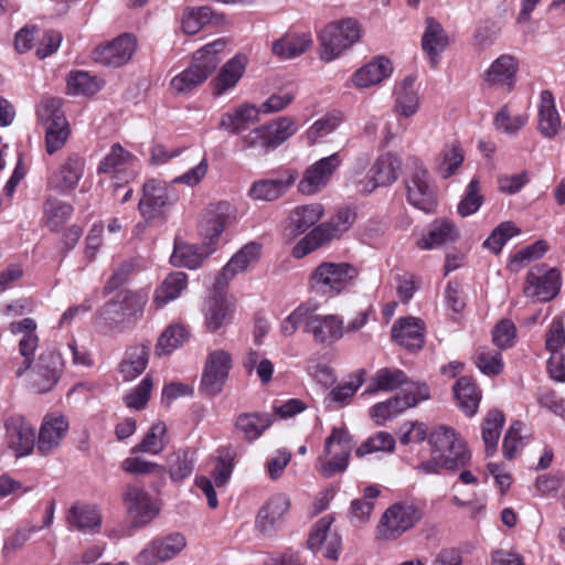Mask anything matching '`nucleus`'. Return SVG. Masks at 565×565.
<instances>
[{"mask_svg":"<svg viewBox=\"0 0 565 565\" xmlns=\"http://www.w3.org/2000/svg\"><path fill=\"white\" fill-rule=\"evenodd\" d=\"M186 545L185 537L180 533H172L162 539L152 541L137 556L140 565H154L174 558Z\"/></svg>","mask_w":565,"mask_h":565,"instance_id":"aec40b11","label":"nucleus"},{"mask_svg":"<svg viewBox=\"0 0 565 565\" xmlns=\"http://www.w3.org/2000/svg\"><path fill=\"white\" fill-rule=\"evenodd\" d=\"M504 425V415L498 409L488 412L482 423V440L488 457L497 451L501 429Z\"/></svg>","mask_w":565,"mask_h":565,"instance_id":"de8ad7c7","label":"nucleus"},{"mask_svg":"<svg viewBox=\"0 0 565 565\" xmlns=\"http://www.w3.org/2000/svg\"><path fill=\"white\" fill-rule=\"evenodd\" d=\"M365 370H359L351 376L349 382L339 384L328 393L327 399L330 402L347 404L364 383Z\"/></svg>","mask_w":565,"mask_h":565,"instance_id":"680f3d73","label":"nucleus"},{"mask_svg":"<svg viewBox=\"0 0 565 565\" xmlns=\"http://www.w3.org/2000/svg\"><path fill=\"white\" fill-rule=\"evenodd\" d=\"M102 514L96 507L73 505L67 514L68 524L83 533H96L102 525Z\"/></svg>","mask_w":565,"mask_h":565,"instance_id":"4c0bfd02","label":"nucleus"},{"mask_svg":"<svg viewBox=\"0 0 565 565\" xmlns=\"http://www.w3.org/2000/svg\"><path fill=\"white\" fill-rule=\"evenodd\" d=\"M73 206L56 198L49 196L44 202L43 216L45 225L53 232L60 231L73 213Z\"/></svg>","mask_w":565,"mask_h":565,"instance_id":"a18cd8bd","label":"nucleus"},{"mask_svg":"<svg viewBox=\"0 0 565 565\" xmlns=\"http://www.w3.org/2000/svg\"><path fill=\"white\" fill-rule=\"evenodd\" d=\"M262 246L256 242L244 245L223 267L215 280V288L221 289L238 273L255 264L260 257Z\"/></svg>","mask_w":565,"mask_h":565,"instance_id":"b1692460","label":"nucleus"},{"mask_svg":"<svg viewBox=\"0 0 565 565\" xmlns=\"http://www.w3.org/2000/svg\"><path fill=\"white\" fill-rule=\"evenodd\" d=\"M308 34L285 35L273 43V53L281 60H290L303 54L311 45Z\"/></svg>","mask_w":565,"mask_h":565,"instance_id":"79ce46f5","label":"nucleus"},{"mask_svg":"<svg viewBox=\"0 0 565 565\" xmlns=\"http://www.w3.org/2000/svg\"><path fill=\"white\" fill-rule=\"evenodd\" d=\"M276 417L270 413H242L234 422L235 431L246 441L258 439L275 422Z\"/></svg>","mask_w":565,"mask_h":565,"instance_id":"7c9ffc66","label":"nucleus"},{"mask_svg":"<svg viewBox=\"0 0 565 565\" xmlns=\"http://www.w3.org/2000/svg\"><path fill=\"white\" fill-rule=\"evenodd\" d=\"M423 518V511L413 503L398 502L391 505L382 515L381 534L394 540L415 526Z\"/></svg>","mask_w":565,"mask_h":565,"instance_id":"9b49d317","label":"nucleus"},{"mask_svg":"<svg viewBox=\"0 0 565 565\" xmlns=\"http://www.w3.org/2000/svg\"><path fill=\"white\" fill-rule=\"evenodd\" d=\"M132 154L125 150L119 143L111 146L109 153L98 166V173L119 172L130 164Z\"/></svg>","mask_w":565,"mask_h":565,"instance_id":"052dcab7","label":"nucleus"},{"mask_svg":"<svg viewBox=\"0 0 565 565\" xmlns=\"http://www.w3.org/2000/svg\"><path fill=\"white\" fill-rule=\"evenodd\" d=\"M298 173L294 170L285 171L276 179H262L253 182L248 195L253 200L274 201L284 195L297 180Z\"/></svg>","mask_w":565,"mask_h":565,"instance_id":"393cba45","label":"nucleus"},{"mask_svg":"<svg viewBox=\"0 0 565 565\" xmlns=\"http://www.w3.org/2000/svg\"><path fill=\"white\" fill-rule=\"evenodd\" d=\"M341 164L339 153H332L322 158L307 168L298 189L302 194H315L323 189L332 177L333 172Z\"/></svg>","mask_w":565,"mask_h":565,"instance_id":"6ab92c4d","label":"nucleus"},{"mask_svg":"<svg viewBox=\"0 0 565 565\" xmlns=\"http://www.w3.org/2000/svg\"><path fill=\"white\" fill-rule=\"evenodd\" d=\"M483 203V195L480 193V183L478 178H472L469 182L463 199L458 204V213L461 216H469L476 213Z\"/></svg>","mask_w":565,"mask_h":565,"instance_id":"69168bd1","label":"nucleus"},{"mask_svg":"<svg viewBox=\"0 0 565 565\" xmlns=\"http://www.w3.org/2000/svg\"><path fill=\"white\" fill-rule=\"evenodd\" d=\"M122 499L126 504L128 519L134 529L149 524L159 513L146 490L137 486H127Z\"/></svg>","mask_w":565,"mask_h":565,"instance_id":"f8f14e48","label":"nucleus"},{"mask_svg":"<svg viewBox=\"0 0 565 565\" xmlns=\"http://www.w3.org/2000/svg\"><path fill=\"white\" fill-rule=\"evenodd\" d=\"M407 201L425 213H434L437 206V190L428 170L418 160H414L413 171L405 181Z\"/></svg>","mask_w":565,"mask_h":565,"instance_id":"0eeeda50","label":"nucleus"},{"mask_svg":"<svg viewBox=\"0 0 565 565\" xmlns=\"http://www.w3.org/2000/svg\"><path fill=\"white\" fill-rule=\"evenodd\" d=\"M520 230L512 222H502L498 225L490 236L483 242V246L494 254H499L503 247V245L512 238L514 235H518Z\"/></svg>","mask_w":565,"mask_h":565,"instance_id":"e2e57ef3","label":"nucleus"},{"mask_svg":"<svg viewBox=\"0 0 565 565\" xmlns=\"http://www.w3.org/2000/svg\"><path fill=\"white\" fill-rule=\"evenodd\" d=\"M399 169L401 162L394 154L385 153L381 156L371 169V179L361 191L370 193L377 186L392 184L397 180Z\"/></svg>","mask_w":565,"mask_h":565,"instance_id":"2f4dec72","label":"nucleus"},{"mask_svg":"<svg viewBox=\"0 0 565 565\" xmlns=\"http://www.w3.org/2000/svg\"><path fill=\"white\" fill-rule=\"evenodd\" d=\"M63 361L54 350L43 351L31 371L30 385L38 393L51 391L60 380Z\"/></svg>","mask_w":565,"mask_h":565,"instance_id":"ddd939ff","label":"nucleus"},{"mask_svg":"<svg viewBox=\"0 0 565 565\" xmlns=\"http://www.w3.org/2000/svg\"><path fill=\"white\" fill-rule=\"evenodd\" d=\"M231 307L222 296L210 299L205 313V322L211 331L218 330L231 318Z\"/></svg>","mask_w":565,"mask_h":565,"instance_id":"6e6d98bb","label":"nucleus"},{"mask_svg":"<svg viewBox=\"0 0 565 565\" xmlns=\"http://www.w3.org/2000/svg\"><path fill=\"white\" fill-rule=\"evenodd\" d=\"M352 448L353 443L349 433L342 428H333L331 435L326 439L323 451L331 458L328 460H323L322 456L318 458L319 471L327 478L344 471L349 465Z\"/></svg>","mask_w":565,"mask_h":565,"instance_id":"6e6552de","label":"nucleus"},{"mask_svg":"<svg viewBox=\"0 0 565 565\" xmlns=\"http://www.w3.org/2000/svg\"><path fill=\"white\" fill-rule=\"evenodd\" d=\"M415 79L407 76L396 90L395 110L405 118L416 114L419 107V98L414 87Z\"/></svg>","mask_w":565,"mask_h":565,"instance_id":"c03bdc74","label":"nucleus"},{"mask_svg":"<svg viewBox=\"0 0 565 565\" xmlns=\"http://www.w3.org/2000/svg\"><path fill=\"white\" fill-rule=\"evenodd\" d=\"M136 50V40L129 34H121L115 40L96 47L93 52L94 62L108 67L126 64Z\"/></svg>","mask_w":565,"mask_h":565,"instance_id":"a211bd4d","label":"nucleus"},{"mask_svg":"<svg viewBox=\"0 0 565 565\" xmlns=\"http://www.w3.org/2000/svg\"><path fill=\"white\" fill-rule=\"evenodd\" d=\"M459 407L467 416H473L480 403V392L468 376H461L454 386Z\"/></svg>","mask_w":565,"mask_h":565,"instance_id":"ea45409f","label":"nucleus"},{"mask_svg":"<svg viewBox=\"0 0 565 565\" xmlns=\"http://www.w3.org/2000/svg\"><path fill=\"white\" fill-rule=\"evenodd\" d=\"M68 429V422L64 416H46L39 430L38 451L47 456L60 447Z\"/></svg>","mask_w":565,"mask_h":565,"instance_id":"cd10ccee","label":"nucleus"},{"mask_svg":"<svg viewBox=\"0 0 565 565\" xmlns=\"http://www.w3.org/2000/svg\"><path fill=\"white\" fill-rule=\"evenodd\" d=\"M395 448V439L394 437L386 433L380 431L374 436L370 437L365 440L356 450L355 455L358 457H363L367 454H373L375 451H392Z\"/></svg>","mask_w":565,"mask_h":565,"instance_id":"338daca9","label":"nucleus"},{"mask_svg":"<svg viewBox=\"0 0 565 565\" xmlns=\"http://www.w3.org/2000/svg\"><path fill=\"white\" fill-rule=\"evenodd\" d=\"M322 214L323 209L320 204L296 207L290 216V224L295 227L291 234L296 236L305 233L321 218Z\"/></svg>","mask_w":565,"mask_h":565,"instance_id":"8fccbe9b","label":"nucleus"},{"mask_svg":"<svg viewBox=\"0 0 565 565\" xmlns=\"http://www.w3.org/2000/svg\"><path fill=\"white\" fill-rule=\"evenodd\" d=\"M537 128L548 139L554 138L561 129V118L550 90H543L540 96Z\"/></svg>","mask_w":565,"mask_h":565,"instance_id":"72a5a7b5","label":"nucleus"},{"mask_svg":"<svg viewBox=\"0 0 565 565\" xmlns=\"http://www.w3.org/2000/svg\"><path fill=\"white\" fill-rule=\"evenodd\" d=\"M146 299L142 295L121 291L105 303L100 316L109 328H124L142 313Z\"/></svg>","mask_w":565,"mask_h":565,"instance_id":"1a4fd4ad","label":"nucleus"},{"mask_svg":"<svg viewBox=\"0 0 565 565\" xmlns=\"http://www.w3.org/2000/svg\"><path fill=\"white\" fill-rule=\"evenodd\" d=\"M516 71V60L504 54L492 62L483 75V81L489 87L502 88L509 93L514 87Z\"/></svg>","mask_w":565,"mask_h":565,"instance_id":"a878e982","label":"nucleus"},{"mask_svg":"<svg viewBox=\"0 0 565 565\" xmlns=\"http://www.w3.org/2000/svg\"><path fill=\"white\" fill-rule=\"evenodd\" d=\"M343 114L332 110L317 119L307 130L306 138L310 145L333 132L343 121Z\"/></svg>","mask_w":565,"mask_h":565,"instance_id":"3c124183","label":"nucleus"},{"mask_svg":"<svg viewBox=\"0 0 565 565\" xmlns=\"http://www.w3.org/2000/svg\"><path fill=\"white\" fill-rule=\"evenodd\" d=\"M476 365L486 375H498L503 370L501 353L482 348L476 355Z\"/></svg>","mask_w":565,"mask_h":565,"instance_id":"774afa93","label":"nucleus"},{"mask_svg":"<svg viewBox=\"0 0 565 565\" xmlns=\"http://www.w3.org/2000/svg\"><path fill=\"white\" fill-rule=\"evenodd\" d=\"M448 36L441 24L434 18L426 20V29L422 38L423 50L429 55L431 66L438 63L439 54L447 47Z\"/></svg>","mask_w":565,"mask_h":565,"instance_id":"e433bc0d","label":"nucleus"},{"mask_svg":"<svg viewBox=\"0 0 565 565\" xmlns=\"http://www.w3.org/2000/svg\"><path fill=\"white\" fill-rule=\"evenodd\" d=\"M189 338L186 329L182 324L169 326L159 337L156 345L157 355H167L181 347Z\"/></svg>","mask_w":565,"mask_h":565,"instance_id":"603ef678","label":"nucleus"},{"mask_svg":"<svg viewBox=\"0 0 565 565\" xmlns=\"http://www.w3.org/2000/svg\"><path fill=\"white\" fill-rule=\"evenodd\" d=\"M463 159V150L458 141L447 143L436 159L437 172L447 179L456 172Z\"/></svg>","mask_w":565,"mask_h":565,"instance_id":"49530a36","label":"nucleus"},{"mask_svg":"<svg viewBox=\"0 0 565 565\" xmlns=\"http://www.w3.org/2000/svg\"><path fill=\"white\" fill-rule=\"evenodd\" d=\"M561 274L556 268L536 267L527 273L524 294L539 301H550L559 292Z\"/></svg>","mask_w":565,"mask_h":565,"instance_id":"2eb2a0df","label":"nucleus"},{"mask_svg":"<svg viewBox=\"0 0 565 565\" xmlns=\"http://www.w3.org/2000/svg\"><path fill=\"white\" fill-rule=\"evenodd\" d=\"M564 483L565 473L562 471H554L537 476L534 487L541 497L556 498Z\"/></svg>","mask_w":565,"mask_h":565,"instance_id":"0e129e2a","label":"nucleus"},{"mask_svg":"<svg viewBox=\"0 0 565 565\" xmlns=\"http://www.w3.org/2000/svg\"><path fill=\"white\" fill-rule=\"evenodd\" d=\"M433 454L440 457L445 469L457 470L470 460L465 441L449 427L440 426L429 436Z\"/></svg>","mask_w":565,"mask_h":565,"instance_id":"423d86ee","label":"nucleus"},{"mask_svg":"<svg viewBox=\"0 0 565 565\" xmlns=\"http://www.w3.org/2000/svg\"><path fill=\"white\" fill-rule=\"evenodd\" d=\"M84 170L85 159L76 153H72L49 177L47 188L60 194H70L78 185Z\"/></svg>","mask_w":565,"mask_h":565,"instance_id":"dca6fc26","label":"nucleus"},{"mask_svg":"<svg viewBox=\"0 0 565 565\" xmlns=\"http://www.w3.org/2000/svg\"><path fill=\"white\" fill-rule=\"evenodd\" d=\"M297 125L292 118L282 116L266 125L252 129L242 136V149H260L264 153L276 149L297 132Z\"/></svg>","mask_w":565,"mask_h":565,"instance_id":"7ed1b4c3","label":"nucleus"},{"mask_svg":"<svg viewBox=\"0 0 565 565\" xmlns=\"http://www.w3.org/2000/svg\"><path fill=\"white\" fill-rule=\"evenodd\" d=\"M459 232L454 223L447 220L435 221L428 234L418 241L417 246L420 249H431L441 245L455 242Z\"/></svg>","mask_w":565,"mask_h":565,"instance_id":"58836bf2","label":"nucleus"},{"mask_svg":"<svg viewBox=\"0 0 565 565\" xmlns=\"http://www.w3.org/2000/svg\"><path fill=\"white\" fill-rule=\"evenodd\" d=\"M247 58L245 55L237 54L228 60L220 70L216 77H214L210 85L212 87V95L220 97L227 90L234 88L245 73Z\"/></svg>","mask_w":565,"mask_h":565,"instance_id":"c85d7f7f","label":"nucleus"},{"mask_svg":"<svg viewBox=\"0 0 565 565\" xmlns=\"http://www.w3.org/2000/svg\"><path fill=\"white\" fill-rule=\"evenodd\" d=\"M361 38V26L352 18L329 23L319 34L320 58L327 63L340 57Z\"/></svg>","mask_w":565,"mask_h":565,"instance_id":"f03ea898","label":"nucleus"},{"mask_svg":"<svg viewBox=\"0 0 565 565\" xmlns=\"http://www.w3.org/2000/svg\"><path fill=\"white\" fill-rule=\"evenodd\" d=\"M403 384H407V376L402 370L382 367L372 376L364 394H373L379 391H394Z\"/></svg>","mask_w":565,"mask_h":565,"instance_id":"a19ab883","label":"nucleus"},{"mask_svg":"<svg viewBox=\"0 0 565 565\" xmlns=\"http://www.w3.org/2000/svg\"><path fill=\"white\" fill-rule=\"evenodd\" d=\"M429 398V388L425 383H411L404 390L403 396H394L385 402L377 403L371 408V416L379 425L393 419L409 407Z\"/></svg>","mask_w":565,"mask_h":565,"instance_id":"9d476101","label":"nucleus"},{"mask_svg":"<svg viewBox=\"0 0 565 565\" xmlns=\"http://www.w3.org/2000/svg\"><path fill=\"white\" fill-rule=\"evenodd\" d=\"M6 443L17 457L28 456L35 446V429L22 415L4 419Z\"/></svg>","mask_w":565,"mask_h":565,"instance_id":"4468645a","label":"nucleus"},{"mask_svg":"<svg viewBox=\"0 0 565 565\" xmlns=\"http://www.w3.org/2000/svg\"><path fill=\"white\" fill-rule=\"evenodd\" d=\"M168 472L172 481L188 478L193 471V457L188 449L170 454L167 458Z\"/></svg>","mask_w":565,"mask_h":565,"instance_id":"5fc2aeb1","label":"nucleus"},{"mask_svg":"<svg viewBox=\"0 0 565 565\" xmlns=\"http://www.w3.org/2000/svg\"><path fill=\"white\" fill-rule=\"evenodd\" d=\"M186 274L177 271L170 274L157 289L154 300L158 306H163L174 300L186 287Z\"/></svg>","mask_w":565,"mask_h":565,"instance_id":"864d4df0","label":"nucleus"},{"mask_svg":"<svg viewBox=\"0 0 565 565\" xmlns=\"http://www.w3.org/2000/svg\"><path fill=\"white\" fill-rule=\"evenodd\" d=\"M45 146L49 154L60 150L70 137L71 129L66 119L57 117V121L45 125Z\"/></svg>","mask_w":565,"mask_h":565,"instance_id":"13d9d810","label":"nucleus"},{"mask_svg":"<svg viewBox=\"0 0 565 565\" xmlns=\"http://www.w3.org/2000/svg\"><path fill=\"white\" fill-rule=\"evenodd\" d=\"M102 88V82L85 71L72 72L67 77V92L72 95H94Z\"/></svg>","mask_w":565,"mask_h":565,"instance_id":"4d7b16f0","label":"nucleus"},{"mask_svg":"<svg viewBox=\"0 0 565 565\" xmlns=\"http://www.w3.org/2000/svg\"><path fill=\"white\" fill-rule=\"evenodd\" d=\"M232 206L228 202L211 204L199 222V234L207 247L214 245L224 228L230 224Z\"/></svg>","mask_w":565,"mask_h":565,"instance_id":"f3484780","label":"nucleus"},{"mask_svg":"<svg viewBox=\"0 0 565 565\" xmlns=\"http://www.w3.org/2000/svg\"><path fill=\"white\" fill-rule=\"evenodd\" d=\"M169 444L168 429L163 422H156L151 425L142 440L136 445L131 452L160 454Z\"/></svg>","mask_w":565,"mask_h":565,"instance_id":"37998d69","label":"nucleus"},{"mask_svg":"<svg viewBox=\"0 0 565 565\" xmlns=\"http://www.w3.org/2000/svg\"><path fill=\"white\" fill-rule=\"evenodd\" d=\"M226 40L218 39L198 50L191 64L171 81V87L179 94L188 93L204 83L221 63L220 53Z\"/></svg>","mask_w":565,"mask_h":565,"instance_id":"f257e3e1","label":"nucleus"},{"mask_svg":"<svg viewBox=\"0 0 565 565\" xmlns=\"http://www.w3.org/2000/svg\"><path fill=\"white\" fill-rule=\"evenodd\" d=\"M355 214L350 210L339 211L330 221L313 228L292 248V256L301 258L333 238L340 237L354 222Z\"/></svg>","mask_w":565,"mask_h":565,"instance_id":"20e7f679","label":"nucleus"},{"mask_svg":"<svg viewBox=\"0 0 565 565\" xmlns=\"http://www.w3.org/2000/svg\"><path fill=\"white\" fill-rule=\"evenodd\" d=\"M150 344L141 343L129 347L119 364V372L125 381H132L147 367Z\"/></svg>","mask_w":565,"mask_h":565,"instance_id":"473e14b6","label":"nucleus"},{"mask_svg":"<svg viewBox=\"0 0 565 565\" xmlns=\"http://www.w3.org/2000/svg\"><path fill=\"white\" fill-rule=\"evenodd\" d=\"M290 507L289 498L285 494H276L259 510L256 518L257 529L265 535H271L282 524L284 515Z\"/></svg>","mask_w":565,"mask_h":565,"instance_id":"5701e85b","label":"nucleus"},{"mask_svg":"<svg viewBox=\"0 0 565 565\" xmlns=\"http://www.w3.org/2000/svg\"><path fill=\"white\" fill-rule=\"evenodd\" d=\"M392 71L388 58L375 57L355 72L353 81L356 87L366 88L381 83L391 75Z\"/></svg>","mask_w":565,"mask_h":565,"instance_id":"c9c22d12","label":"nucleus"},{"mask_svg":"<svg viewBox=\"0 0 565 565\" xmlns=\"http://www.w3.org/2000/svg\"><path fill=\"white\" fill-rule=\"evenodd\" d=\"M210 253L211 250L201 253L195 245L178 243L175 241L170 262L173 266L196 269Z\"/></svg>","mask_w":565,"mask_h":565,"instance_id":"09e8293b","label":"nucleus"},{"mask_svg":"<svg viewBox=\"0 0 565 565\" xmlns=\"http://www.w3.org/2000/svg\"><path fill=\"white\" fill-rule=\"evenodd\" d=\"M359 270L349 263H321L310 275L311 288L322 295L335 296L347 289Z\"/></svg>","mask_w":565,"mask_h":565,"instance_id":"39448f33","label":"nucleus"},{"mask_svg":"<svg viewBox=\"0 0 565 565\" xmlns=\"http://www.w3.org/2000/svg\"><path fill=\"white\" fill-rule=\"evenodd\" d=\"M259 110L250 104H243L222 115L218 127L230 134L237 135L248 125L258 121Z\"/></svg>","mask_w":565,"mask_h":565,"instance_id":"f704fd0d","label":"nucleus"},{"mask_svg":"<svg viewBox=\"0 0 565 565\" xmlns=\"http://www.w3.org/2000/svg\"><path fill=\"white\" fill-rule=\"evenodd\" d=\"M529 121L526 114L512 115L509 106L504 105L494 116L495 128L507 135H516Z\"/></svg>","mask_w":565,"mask_h":565,"instance_id":"bf43d9fd","label":"nucleus"},{"mask_svg":"<svg viewBox=\"0 0 565 565\" xmlns=\"http://www.w3.org/2000/svg\"><path fill=\"white\" fill-rule=\"evenodd\" d=\"M175 195L169 186L159 180H148L142 188V198L139 201V211L146 218H154L162 213V209L172 203Z\"/></svg>","mask_w":565,"mask_h":565,"instance_id":"412c9836","label":"nucleus"},{"mask_svg":"<svg viewBox=\"0 0 565 565\" xmlns=\"http://www.w3.org/2000/svg\"><path fill=\"white\" fill-rule=\"evenodd\" d=\"M392 338L405 349L418 351L425 342L424 323L414 317L401 318L392 327Z\"/></svg>","mask_w":565,"mask_h":565,"instance_id":"c756f323","label":"nucleus"},{"mask_svg":"<svg viewBox=\"0 0 565 565\" xmlns=\"http://www.w3.org/2000/svg\"><path fill=\"white\" fill-rule=\"evenodd\" d=\"M308 333L319 344L334 343L344 333L343 320L335 315H317L313 310L311 321L308 322Z\"/></svg>","mask_w":565,"mask_h":565,"instance_id":"bb28decb","label":"nucleus"},{"mask_svg":"<svg viewBox=\"0 0 565 565\" xmlns=\"http://www.w3.org/2000/svg\"><path fill=\"white\" fill-rule=\"evenodd\" d=\"M10 331L13 334H22L19 340V353L23 361L18 365L14 373L17 377L22 376L30 370L33 362L34 352L39 344L36 334V322L31 318H24L20 321H13L10 324Z\"/></svg>","mask_w":565,"mask_h":565,"instance_id":"4be33fe9","label":"nucleus"}]
</instances>
